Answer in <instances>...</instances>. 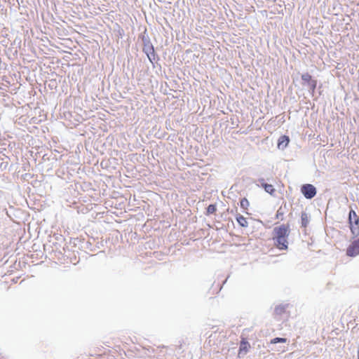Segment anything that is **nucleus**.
I'll return each mask as SVG.
<instances>
[{
    "label": "nucleus",
    "mask_w": 359,
    "mask_h": 359,
    "mask_svg": "<svg viewBox=\"0 0 359 359\" xmlns=\"http://www.w3.org/2000/svg\"><path fill=\"white\" fill-rule=\"evenodd\" d=\"M349 227L354 236L359 235V217L353 210H351L348 215Z\"/></svg>",
    "instance_id": "obj_1"
},
{
    "label": "nucleus",
    "mask_w": 359,
    "mask_h": 359,
    "mask_svg": "<svg viewBox=\"0 0 359 359\" xmlns=\"http://www.w3.org/2000/svg\"><path fill=\"white\" fill-rule=\"evenodd\" d=\"M289 224H281L273 229V238H287L290 234Z\"/></svg>",
    "instance_id": "obj_2"
},
{
    "label": "nucleus",
    "mask_w": 359,
    "mask_h": 359,
    "mask_svg": "<svg viewBox=\"0 0 359 359\" xmlns=\"http://www.w3.org/2000/svg\"><path fill=\"white\" fill-rule=\"evenodd\" d=\"M301 191L304 196L309 199L313 198L316 194L315 187L310 184L303 185Z\"/></svg>",
    "instance_id": "obj_3"
},
{
    "label": "nucleus",
    "mask_w": 359,
    "mask_h": 359,
    "mask_svg": "<svg viewBox=\"0 0 359 359\" xmlns=\"http://www.w3.org/2000/svg\"><path fill=\"white\" fill-rule=\"evenodd\" d=\"M346 255L355 257L359 255V238L352 242L346 249Z\"/></svg>",
    "instance_id": "obj_4"
},
{
    "label": "nucleus",
    "mask_w": 359,
    "mask_h": 359,
    "mask_svg": "<svg viewBox=\"0 0 359 359\" xmlns=\"http://www.w3.org/2000/svg\"><path fill=\"white\" fill-rule=\"evenodd\" d=\"M302 79L305 83H308L310 88L313 91L315 90V89L316 88V86H317V81L316 80L313 79L312 76L309 74H308V73L303 74L302 75Z\"/></svg>",
    "instance_id": "obj_5"
},
{
    "label": "nucleus",
    "mask_w": 359,
    "mask_h": 359,
    "mask_svg": "<svg viewBox=\"0 0 359 359\" xmlns=\"http://www.w3.org/2000/svg\"><path fill=\"white\" fill-rule=\"evenodd\" d=\"M276 247L279 250L287 249V238H273Z\"/></svg>",
    "instance_id": "obj_6"
},
{
    "label": "nucleus",
    "mask_w": 359,
    "mask_h": 359,
    "mask_svg": "<svg viewBox=\"0 0 359 359\" xmlns=\"http://www.w3.org/2000/svg\"><path fill=\"white\" fill-rule=\"evenodd\" d=\"M250 348V344L245 339H242L240 343L238 354H246Z\"/></svg>",
    "instance_id": "obj_7"
},
{
    "label": "nucleus",
    "mask_w": 359,
    "mask_h": 359,
    "mask_svg": "<svg viewBox=\"0 0 359 359\" xmlns=\"http://www.w3.org/2000/svg\"><path fill=\"white\" fill-rule=\"evenodd\" d=\"M289 142V137L286 135H283L280 137V138L278 139V147L279 149H284L287 146Z\"/></svg>",
    "instance_id": "obj_8"
},
{
    "label": "nucleus",
    "mask_w": 359,
    "mask_h": 359,
    "mask_svg": "<svg viewBox=\"0 0 359 359\" xmlns=\"http://www.w3.org/2000/svg\"><path fill=\"white\" fill-rule=\"evenodd\" d=\"M309 223V217L308 214L305 212H302L301 214V224L302 226L304 228H306Z\"/></svg>",
    "instance_id": "obj_9"
},
{
    "label": "nucleus",
    "mask_w": 359,
    "mask_h": 359,
    "mask_svg": "<svg viewBox=\"0 0 359 359\" xmlns=\"http://www.w3.org/2000/svg\"><path fill=\"white\" fill-rule=\"evenodd\" d=\"M236 221L238 223L243 227H246L248 225V222L245 217L241 215V214H238L236 215Z\"/></svg>",
    "instance_id": "obj_10"
},
{
    "label": "nucleus",
    "mask_w": 359,
    "mask_h": 359,
    "mask_svg": "<svg viewBox=\"0 0 359 359\" xmlns=\"http://www.w3.org/2000/svg\"><path fill=\"white\" fill-rule=\"evenodd\" d=\"M250 206V203L246 198H243L241 200V208L248 213V208Z\"/></svg>",
    "instance_id": "obj_11"
},
{
    "label": "nucleus",
    "mask_w": 359,
    "mask_h": 359,
    "mask_svg": "<svg viewBox=\"0 0 359 359\" xmlns=\"http://www.w3.org/2000/svg\"><path fill=\"white\" fill-rule=\"evenodd\" d=\"M262 187H264V190L267 193H269L271 195L273 194L274 192L276 191V190L272 184L264 183V184H262Z\"/></svg>",
    "instance_id": "obj_12"
},
{
    "label": "nucleus",
    "mask_w": 359,
    "mask_h": 359,
    "mask_svg": "<svg viewBox=\"0 0 359 359\" xmlns=\"http://www.w3.org/2000/svg\"><path fill=\"white\" fill-rule=\"evenodd\" d=\"M287 340L286 338L276 337L271 340L270 344H274L276 343H285V342H287Z\"/></svg>",
    "instance_id": "obj_13"
},
{
    "label": "nucleus",
    "mask_w": 359,
    "mask_h": 359,
    "mask_svg": "<svg viewBox=\"0 0 359 359\" xmlns=\"http://www.w3.org/2000/svg\"><path fill=\"white\" fill-rule=\"evenodd\" d=\"M217 208L215 205L210 204L207 208L208 214H213L216 212Z\"/></svg>",
    "instance_id": "obj_14"
}]
</instances>
